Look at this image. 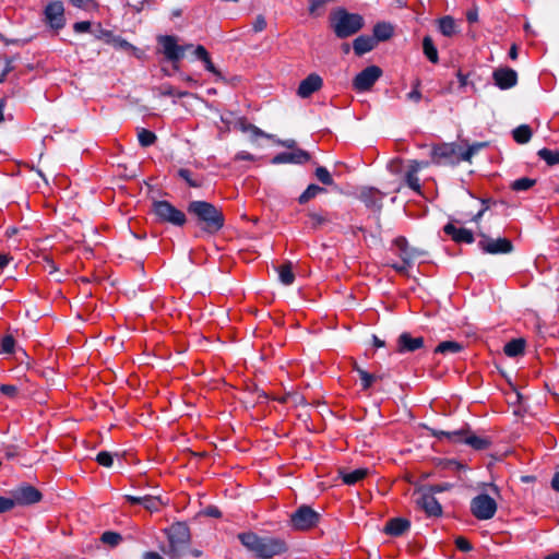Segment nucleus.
<instances>
[{
	"mask_svg": "<svg viewBox=\"0 0 559 559\" xmlns=\"http://www.w3.org/2000/svg\"><path fill=\"white\" fill-rule=\"evenodd\" d=\"M190 221L209 236L218 234L225 226V215L221 207L211 202L194 200L188 203Z\"/></svg>",
	"mask_w": 559,
	"mask_h": 559,
	"instance_id": "obj_1",
	"label": "nucleus"
},
{
	"mask_svg": "<svg viewBox=\"0 0 559 559\" xmlns=\"http://www.w3.org/2000/svg\"><path fill=\"white\" fill-rule=\"evenodd\" d=\"M237 538L257 559H272L288 550L286 542L280 537L259 536L253 532H242L237 535Z\"/></svg>",
	"mask_w": 559,
	"mask_h": 559,
	"instance_id": "obj_2",
	"label": "nucleus"
},
{
	"mask_svg": "<svg viewBox=\"0 0 559 559\" xmlns=\"http://www.w3.org/2000/svg\"><path fill=\"white\" fill-rule=\"evenodd\" d=\"M164 532L168 539V548L163 549L164 554L169 559H180L186 555L191 543V533L188 524L186 522H175L165 528Z\"/></svg>",
	"mask_w": 559,
	"mask_h": 559,
	"instance_id": "obj_3",
	"label": "nucleus"
},
{
	"mask_svg": "<svg viewBox=\"0 0 559 559\" xmlns=\"http://www.w3.org/2000/svg\"><path fill=\"white\" fill-rule=\"evenodd\" d=\"M330 23L337 38H347L364 27V17L358 13H349L344 8L331 12Z\"/></svg>",
	"mask_w": 559,
	"mask_h": 559,
	"instance_id": "obj_4",
	"label": "nucleus"
},
{
	"mask_svg": "<svg viewBox=\"0 0 559 559\" xmlns=\"http://www.w3.org/2000/svg\"><path fill=\"white\" fill-rule=\"evenodd\" d=\"M151 213L155 216L156 222L160 224L182 227L188 222L186 213L166 200H153Z\"/></svg>",
	"mask_w": 559,
	"mask_h": 559,
	"instance_id": "obj_5",
	"label": "nucleus"
},
{
	"mask_svg": "<svg viewBox=\"0 0 559 559\" xmlns=\"http://www.w3.org/2000/svg\"><path fill=\"white\" fill-rule=\"evenodd\" d=\"M463 154V147L456 143H442L436 145L431 150V163L438 166H456L461 162Z\"/></svg>",
	"mask_w": 559,
	"mask_h": 559,
	"instance_id": "obj_6",
	"label": "nucleus"
},
{
	"mask_svg": "<svg viewBox=\"0 0 559 559\" xmlns=\"http://www.w3.org/2000/svg\"><path fill=\"white\" fill-rule=\"evenodd\" d=\"M321 520V514L308 504L299 506L289 516V525L293 530L306 532L316 527Z\"/></svg>",
	"mask_w": 559,
	"mask_h": 559,
	"instance_id": "obj_7",
	"label": "nucleus"
},
{
	"mask_svg": "<svg viewBox=\"0 0 559 559\" xmlns=\"http://www.w3.org/2000/svg\"><path fill=\"white\" fill-rule=\"evenodd\" d=\"M157 43L166 60L174 64L175 70H178V63L185 58L186 51L193 47L192 44L179 45L177 37L173 35H160L157 37Z\"/></svg>",
	"mask_w": 559,
	"mask_h": 559,
	"instance_id": "obj_8",
	"label": "nucleus"
},
{
	"mask_svg": "<svg viewBox=\"0 0 559 559\" xmlns=\"http://www.w3.org/2000/svg\"><path fill=\"white\" fill-rule=\"evenodd\" d=\"M478 236L480 237V240L478 241V248L483 253L492 255L509 254L514 250V246L509 238H492L483 231H480Z\"/></svg>",
	"mask_w": 559,
	"mask_h": 559,
	"instance_id": "obj_9",
	"label": "nucleus"
},
{
	"mask_svg": "<svg viewBox=\"0 0 559 559\" xmlns=\"http://www.w3.org/2000/svg\"><path fill=\"white\" fill-rule=\"evenodd\" d=\"M10 493L11 497L8 498L11 499L12 509L15 506H32L41 501L43 499V493L40 490L27 483H23L15 487L10 491Z\"/></svg>",
	"mask_w": 559,
	"mask_h": 559,
	"instance_id": "obj_10",
	"label": "nucleus"
},
{
	"mask_svg": "<svg viewBox=\"0 0 559 559\" xmlns=\"http://www.w3.org/2000/svg\"><path fill=\"white\" fill-rule=\"evenodd\" d=\"M498 506L493 498L487 493H480L471 500V512L480 521L490 520L495 516Z\"/></svg>",
	"mask_w": 559,
	"mask_h": 559,
	"instance_id": "obj_11",
	"label": "nucleus"
},
{
	"mask_svg": "<svg viewBox=\"0 0 559 559\" xmlns=\"http://www.w3.org/2000/svg\"><path fill=\"white\" fill-rule=\"evenodd\" d=\"M414 495H418L415 500L416 506L421 509L428 518H440L443 514L442 506L431 492L419 487L414 491Z\"/></svg>",
	"mask_w": 559,
	"mask_h": 559,
	"instance_id": "obj_12",
	"label": "nucleus"
},
{
	"mask_svg": "<svg viewBox=\"0 0 559 559\" xmlns=\"http://www.w3.org/2000/svg\"><path fill=\"white\" fill-rule=\"evenodd\" d=\"M382 69L378 66H369L361 70L353 80V87L358 92L369 91L381 78Z\"/></svg>",
	"mask_w": 559,
	"mask_h": 559,
	"instance_id": "obj_13",
	"label": "nucleus"
},
{
	"mask_svg": "<svg viewBox=\"0 0 559 559\" xmlns=\"http://www.w3.org/2000/svg\"><path fill=\"white\" fill-rule=\"evenodd\" d=\"M44 22L53 31L66 26L64 7L61 1H51L45 7Z\"/></svg>",
	"mask_w": 559,
	"mask_h": 559,
	"instance_id": "obj_14",
	"label": "nucleus"
},
{
	"mask_svg": "<svg viewBox=\"0 0 559 559\" xmlns=\"http://www.w3.org/2000/svg\"><path fill=\"white\" fill-rule=\"evenodd\" d=\"M335 214L330 213L325 210L312 211L309 210L307 212V217L310 219V228L312 230H318L324 226L328 227L329 231H334L336 229H341V225L336 224L333 219Z\"/></svg>",
	"mask_w": 559,
	"mask_h": 559,
	"instance_id": "obj_15",
	"label": "nucleus"
},
{
	"mask_svg": "<svg viewBox=\"0 0 559 559\" xmlns=\"http://www.w3.org/2000/svg\"><path fill=\"white\" fill-rule=\"evenodd\" d=\"M454 223L461 224L457 219L449 222L443 226L444 234L450 236L456 243H473L475 241L473 231L464 227H456Z\"/></svg>",
	"mask_w": 559,
	"mask_h": 559,
	"instance_id": "obj_16",
	"label": "nucleus"
},
{
	"mask_svg": "<svg viewBox=\"0 0 559 559\" xmlns=\"http://www.w3.org/2000/svg\"><path fill=\"white\" fill-rule=\"evenodd\" d=\"M424 347V337H414L409 332L401 333L396 340V352L399 354L414 353Z\"/></svg>",
	"mask_w": 559,
	"mask_h": 559,
	"instance_id": "obj_17",
	"label": "nucleus"
},
{
	"mask_svg": "<svg viewBox=\"0 0 559 559\" xmlns=\"http://www.w3.org/2000/svg\"><path fill=\"white\" fill-rule=\"evenodd\" d=\"M311 155L302 150V148H296L293 152H282L276 154L271 163L273 165H280V164H298L302 165L310 160Z\"/></svg>",
	"mask_w": 559,
	"mask_h": 559,
	"instance_id": "obj_18",
	"label": "nucleus"
},
{
	"mask_svg": "<svg viewBox=\"0 0 559 559\" xmlns=\"http://www.w3.org/2000/svg\"><path fill=\"white\" fill-rule=\"evenodd\" d=\"M459 432H461V436L455 443H463L478 451L487 450L491 445L489 438L474 435L468 427L459 429Z\"/></svg>",
	"mask_w": 559,
	"mask_h": 559,
	"instance_id": "obj_19",
	"label": "nucleus"
},
{
	"mask_svg": "<svg viewBox=\"0 0 559 559\" xmlns=\"http://www.w3.org/2000/svg\"><path fill=\"white\" fill-rule=\"evenodd\" d=\"M492 79L500 90H509L518 84L516 71L508 67L496 69Z\"/></svg>",
	"mask_w": 559,
	"mask_h": 559,
	"instance_id": "obj_20",
	"label": "nucleus"
},
{
	"mask_svg": "<svg viewBox=\"0 0 559 559\" xmlns=\"http://www.w3.org/2000/svg\"><path fill=\"white\" fill-rule=\"evenodd\" d=\"M358 199L370 210L380 212L382 210L383 194L376 188L365 187L360 190Z\"/></svg>",
	"mask_w": 559,
	"mask_h": 559,
	"instance_id": "obj_21",
	"label": "nucleus"
},
{
	"mask_svg": "<svg viewBox=\"0 0 559 559\" xmlns=\"http://www.w3.org/2000/svg\"><path fill=\"white\" fill-rule=\"evenodd\" d=\"M393 242L395 247L400 250V257L402 261L405 262L406 264H413V261L416 258H419L427 253L421 249L409 247L407 239L403 236L395 238Z\"/></svg>",
	"mask_w": 559,
	"mask_h": 559,
	"instance_id": "obj_22",
	"label": "nucleus"
},
{
	"mask_svg": "<svg viewBox=\"0 0 559 559\" xmlns=\"http://www.w3.org/2000/svg\"><path fill=\"white\" fill-rule=\"evenodd\" d=\"M323 86V80L318 73H310L304 79L297 88V95L300 98H308L313 93L320 91Z\"/></svg>",
	"mask_w": 559,
	"mask_h": 559,
	"instance_id": "obj_23",
	"label": "nucleus"
},
{
	"mask_svg": "<svg viewBox=\"0 0 559 559\" xmlns=\"http://www.w3.org/2000/svg\"><path fill=\"white\" fill-rule=\"evenodd\" d=\"M124 499L130 504H141L150 512H157L163 504V501L159 496L155 495H143V496H132L126 495Z\"/></svg>",
	"mask_w": 559,
	"mask_h": 559,
	"instance_id": "obj_24",
	"label": "nucleus"
},
{
	"mask_svg": "<svg viewBox=\"0 0 559 559\" xmlns=\"http://www.w3.org/2000/svg\"><path fill=\"white\" fill-rule=\"evenodd\" d=\"M411 528V521L406 518H392L384 527L383 533L392 537H400Z\"/></svg>",
	"mask_w": 559,
	"mask_h": 559,
	"instance_id": "obj_25",
	"label": "nucleus"
},
{
	"mask_svg": "<svg viewBox=\"0 0 559 559\" xmlns=\"http://www.w3.org/2000/svg\"><path fill=\"white\" fill-rule=\"evenodd\" d=\"M235 127L241 132H250L252 142H254L258 138L273 139V134H269L257 126L248 122L246 117H239L236 120Z\"/></svg>",
	"mask_w": 559,
	"mask_h": 559,
	"instance_id": "obj_26",
	"label": "nucleus"
},
{
	"mask_svg": "<svg viewBox=\"0 0 559 559\" xmlns=\"http://www.w3.org/2000/svg\"><path fill=\"white\" fill-rule=\"evenodd\" d=\"M377 46V39L369 35H360L353 41V48L357 56L371 51Z\"/></svg>",
	"mask_w": 559,
	"mask_h": 559,
	"instance_id": "obj_27",
	"label": "nucleus"
},
{
	"mask_svg": "<svg viewBox=\"0 0 559 559\" xmlns=\"http://www.w3.org/2000/svg\"><path fill=\"white\" fill-rule=\"evenodd\" d=\"M340 477L342 478L343 483L346 485H355L356 483L362 480L368 474V468H357L353 472H346L345 469L341 468L338 471Z\"/></svg>",
	"mask_w": 559,
	"mask_h": 559,
	"instance_id": "obj_28",
	"label": "nucleus"
},
{
	"mask_svg": "<svg viewBox=\"0 0 559 559\" xmlns=\"http://www.w3.org/2000/svg\"><path fill=\"white\" fill-rule=\"evenodd\" d=\"M464 348L463 344L456 341H443L440 342L433 349L435 354L448 355L457 354Z\"/></svg>",
	"mask_w": 559,
	"mask_h": 559,
	"instance_id": "obj_29",
	"label": "nucleus"
},
{
	"mask_svg": "<svg viewBox=\"0 0 559 559\" xmlns=\"http://www.w3.org/2000/svg\"><path fill=\"white\" fill-rule=\"evenodd\" d=\"M525 350V341L523 338H513L510 342H508L504 347L503 352L508 357H518L520 355H523Z\"/></svg>",
	"mask_w": 559,
	"mask_h": 559,
	"instance_id": "obj_30",
	"label": "nucleus"
},
{
	"mask_svg": "<svg viewBox=\"0 0 559 559\" xmlns=\"http://www.w3.org/2000/svg\"><path fill=\"white\" fill-rule=\"evenodd\" d=\"M393 35V27L390 23L381 22L377 23L373 26V35L372 37L377 39V44L379 41H385L390 39Z\"/></svg>",
	"mask_w": 559,
	"mask_h": 559,
	"instance_id": "obj_31",
	"label": "nucleus"
},
{
	"mask_svg": "<svg viewBox=\"0 0 559 559\" xmlns=\"http://www.w3.org/2000/svg\"><path fill=\"white\" fill-rule=\"evenodd\" d=\"M278 278L282 284L289 286L295 281V274L293 272V263L290 261H286L282 265L277 267Z\"/></svg>",
	"mask_w": 559,
	"mask_h": 559,
	"instance_id": "obj_32",
	"label": "nucleus"
},
{
	"mask_svg": "<svg viewBox=\"0 0 559 559\" xmlns=\"http://www.w3.org/2000/svg\"><path fill=\"white\" fill-rule=\"evenodd\" d=\"M326 189L323 187H320L316 183H310L306 190L298 197V203L299 204H306L310 200L314 199L317 195L321 193H325Z\"/></svg>",
	"mask_w": 559,
	"mask_h": 559,
	"instance_id": "obj_33",
	"label": "nucleus"
},
{
	"mask_svg": "<svg viewBox=\"0 0 559 559\" xmlns=\"http://www.w3.org/2000/svg\"><path fill=\"white\" fill-rule=\"evenodd\" d=\"M513 139L519 144H526L532 139L533 132L528 124H521L512 131Z\"/></svg>",
	"mask_w": 559,
	"mask_h": 559,
	"instance_id": "obj_34",
	"label": "nucleus"
},
{
	"mask_svg": "<svg viewBox=\"0 0 559 559\" xmlns=\"http://www.w3.org/2000/svg\"><path fill=\"white\" fill-rule=\"evenodd\" d=\"M423 50L427 59L431 63H438L439 56L437 47L435 46V43L430 36H425L423 39Z\"/></svg>",
	"mask_w": 559,
	"mask_h": 559,
	"instance_id": "obj_35",
	"label": "nucleus"
},
{
	"mask_svg": "<svg viewBox=\"0 0 559 559\" xmlns=\"http://www.w3.org/2000/svg\"><path fill=\"white\" fill-rule=\"evenodd\" d=\"M439 31L442 35L451 37L456 33L455 21L452 16L445 15L439 19Z\"/></svg>",
	"mask_w": 559,
	"mask_h": 559,
	"instance_id": "obj_36",
	"label": "nucleus"
},
{
	"mask_svg": "<svg viewBox=\"0 0 559 559\" xmlns=\"http://www.w3.org/2000/svg\"><path fill=\"white\" fill-rule=\"evenodd\" d=\"M537 156L548 166H555L559 164V151L557 150L552 151L547 147H543L538 150Z\"/></svg>",
	"mask_w": 559,
	"mask_h": 559,
	"instance_id": "obj_37",
	"label": "nucleus"
},
{
	"mask_svg": "<svg viewBox=\"0 0 559 559\" xmlns=\"http://www.w3.org/2000/svg\"><path fill=\"white\" fill-rule=\"evenodd\" d=\"M417 174L418 173H416L415 168L408 167L407 171L405 173V182L409 189L420 194L421 186Z\"/></svg>",
	"mask_w": 559,
	"mask_h": 559,
	"instance_id": "obj_38",
	"label": "nucleus"
},
{
	"mask_svg": "<svg viewBox=\"0 0 559 559\" xmlns=\"http://www.w3.org/2000/svg\"><path fill=\"white\" fill-rule=\"evenodd\" d=\"M138 140L142 147H148L156 142L157 136L153 131L141 128L138 130Z\"/></svg>",
	"mask_w": 559,
	"mask_h": 559,
	"instance_id": "obj_39",
	"label": "nucleus"
},
{
	"mask_svg": "<svg viewBox=\"0 0 559 559\" xmlns=\"http://www.w3.org/2000/svg\"><path fill=\"white\" fill-rule=\"evenodd\" d=\"M357 374L359 376L360 386L362 391H368L371 389L373 383L377 381V376L374 373H370L365 369H357Z\"/></svg>",
	"mask_w": 559,
	"mask_h": 559,
	"instance_id": "obj_40",
	"label": "nucleus"
},
{
	"mask_svg": "<svg viewBox=\"0 0 559 559\" xmlns=\"http://www.w3.org/2000/svg\"><path fill=\"white\" fill-rule=\"evenodd\" d=\"M94 37L98 40H103L105 44L110 45L115 33L110 29L103 28L102 24L98 23L96 27L91 31Z\"/></svg>",
	"mask_w": 559,
	"mask_h": 559,
	"instance_id": "obj_41",
	"label": "nucleus"
},
{
	"mask_svg": "<svg viewBox=\"0 0 559 559\" xmlns=\"http://www.w3.org/2000/svg\"><path fill=\"white\" fill-rule=\"evenodd\" d=\"M177 175L191 188H200L202 186V180L194 178L192 171L188 168H179Z\"/></svg>",
	"mask_w": 559,
	"mask_h": 559,
	"instance_id": "obj_42",
	"label": "nucleus"
},
{
	"mask_svg": "<svg viewBox=\"0 0 559 559\" xmlns=\"http://www.w3.org/2000/svg\"><path fill=\"white\" fill-rule=\"evenodd\" d=\"M489 145L488 142H475L472 145H468L467 148H463V154H461V158L464 162H471L472 157L477 154L481 148H485Z\"/></svg>",
	"mask_w": 559,
	"mask_h": 559,
	"instance_id": "obj_43",
	"label": "nucleus"
},
{
	"mask_svg": "<svg viewBox=\"0 0 559 559\" xmlns=\"http://www.w3.org/2000/svg\"><path fill=\"white\" fill-rule=\"evenodd\" d=\"M316 178L324 186H334V179L326 167L318 166L314 170Z\"/></svg>",
	"mask_w": 559,
	"mask_h": 559,
	"instance_id": "obj_44",
	"label": "nucleus"
},
{
	"mask_svg": "<svg viewBox=\"0 0 559 559\" xmlns=\"http://www.w3.org/2000/svg\"><path fill=\"white\" fill-rule=\"evenodd\" d=\"M110 46H112L117 50L132 51V52L138 51V48L135 46H133L131 43H129L128 40H126L124 38H122L119 35H116V34L112 38Z\"/></svg>",
	"mask_w": 559,
	"mask_h": 559,
	"instance_id": "obj_45",
	"label": "nucleus"
},
{
	"mask_svg": "<svg viewBox=\"0 0 559 559\" xmlns=\"http://www.w3.org/2000/svg\"><path fill=\"white\" fill-rule=\"evenodd\" d=\"M429 431H430L431 436H433L438 439H448L452 443H455L456 440H459V438L461 436V432H459V430L444 431V430L429 428Z\"/></svg>",
	"mask_w": 559,
	"mask_h": 559,
	"instance_id": "obj_46",
	"label": "nucleus"
},
{
	"mask_svg": "<svg viewBox=\"0 0 559 559\" xmlns=\"http://www.w3.org/2000/svg\"><path fill=\"white\" fill-rule=\"evenodd\" d=\"M535 183H536L535 179H532L528 177H522V178L514 180L511 183V188L514 191H526V190L531 189L533 186H535Z\"/></svg>",
	"mask_w": 559,
	"mask_h": 559,
	"instance_id": "obj_47",
	"label": "nucleus"
},
{
	"mask_svg": "<svg viewBox=\"0 0 559 559\" xmlns=\"http://www.w3.org/2000/svg\"><path fill=\"white\" fill-rule=\"evenodd\" d=\"M100 540L104 544H107L110 546H117L122 540V537L117 532L106 531L102 534Z\"/></svg>",
	"mask_w": 559,
	"mask_h": 559,
	"instance_id": "obj_48",
	"label": "nucleus"
},
{
	"mask_svg": "<svg viewBox=\"0 0 559 559\" xmlns=\"http://www.w3.org/2000/svg\"><path fill=\"white\" fill-rule=\"evenodd\" d=\"M424 490L431 492V495L440 493L448 491L453 488V484L451 483H442V484H436V485H425L420 486Z\"/></svg>",
	"mask_w": 559,
	"mask_h": 559,
	"instance_id": "obj_49",
	"label": "nucleus"
},
{
	"mask_svg": "<svg viewBox=\"0 0 559 559\" xmlns=\"http://www.w3.org/2000/svg\"><path fill=\"white\" fill-rule=\"evenodd\" d=\"M96 462L104 467H111L114 464L112 454L108 451H100L96 455Z\"/></svg>",
	"mask_w": 559,
	"mask_h": 559,
	"instance_id": "obj_50",
	"label": "nucleus"
},
{
	"mask_svg": "<svg viewBox=\"0 0 559 559\" xmlns=\"http://www.w3.org/2000/svg\"><path fill=\"white\" fill-rule=\"evenodd\" d=\"M15 347V340L12 335H5L1 341V353L13 354Z\"/></svg>",
	"mask_w": 559,
	"mask_h": 559,
	"instance_id": "obj_51",
	"label": "nucleus"
},
{
	"mask_svg": "<svg viewBox=\"0 0 559 559\" xmlns=\"http://www.w3.org/2000/svg\"><path fill=\"white\" fill-rule=\"evenodd\" d=\"M454 544L455 547L463 552H468L473 549L471 542L463 536L455 537Z\"/></svg>",
	"mask_w": 559,
	"mask_h": 559,
	"instance_id": "obj_52",
	"label": "nucleus"
},
{
	"mask_svg": "<svg viewBox=\"0 0 559 559\" xmlns=\"http://www.w3.org/2000/svg\"><path fill=\"white\" fill-rule=\"evenodd\" d=\"M204 68L206 71L211 72L216 76V80L218 81H225V78L223 76L222 72L214 66V63L211 60V57H209L206 60L203 61Z\"/></svg>",
	"mask_w": 559,
	"mask_h": 559,
	"instance_id": "obj_53",
	"label": "nucleus"
},
{
	"mask_svg": "<svg viewBox=\"0 0 559 559\" xmlns=\"http://www.w3.org/2000/svg\"><path fill=\"white\" fill-rule=\"evenodd\" d=\"M0 392L10 399H14L19 393V388L13 384H1Z\"/></svg>",
	"mask_w": 559,
	"mask_h": 559,
	"instance_id": "obj_54",
	"label": "nucleus"
},
{
	"mask_svg": "<svg viewBox=\"0 0 559 559\" xmlns=\"http://www.w3.org/2000/svg\"><path fill=\"white\" fill-rule=\"evenodd\" d=\"M265 28H266V20L264 17V15H262V14L257 15V17L254 19V21L252 23L253 32L260 33V32L264 31Z\"/></svg>",
	"mask_w": 559,
	"mask_h": 559,
	"instance_id": "obj_55",
	"label": "nucleus"
},
{
	"mask_svg": "<svg viewBox=\"0 0 559 559\" xmlns=\"http://www.w3.org/2000/svg\"><path fill=\"white\" fill-rule=\"evenodd\" d=\"M92 27V23L90 21H80L73 24V31L75 33H86L90 32Z\"/></svg>",
	"mask_w": 559,
	"mask_h": 559,
	"instance_id": "obj_56",
	"label": "nucleus"
},
{
	"mask_svg": "<svg viewBox=\"0 0 559 559\" xmlns=\"http://www.w3.org/2000/svg\"><path fill=\"white\" fill-rule=\"evenodd\" d=\"M277 145L280 146H284L286 148H289V150H293L295 151L297 147V142L294 140V139H287V140H274V138L272 139Z\"/></svg>",
	"mask_w": 559,
	"mask_h": 559,
	"instance_id": "obj_57",
	"label": "nucleus"
},
{
	"mask_svg": "<svg viewBox=\"0 0 559 559\" xmlns=\"http://www.w3.org/2000/svg\"><path fill=\"white\" fill-rule=\"evenodd\" d=\"M194 56L203 62L210 57V53L207 52L204 46L198 45L194 49Z\"/></svg>",
	"mask_w": 559,
	"mask_h": 559,
	"instance_id": "obj_58",
	"label": "nucleus"
},
{
	"mask_svg": "<svg viewBox=\"0 0 559 559\" xmlns=\"http://www.w3.org/2000/svg\"><path fill=\"white\" fill-rule=\"evenodd\" d=\"M12 510L11 499L8 497L0 496V514Z\"/></svg>",
	"mask_w": 559,
	"mask_h": 559,
	"instance_id": "obj_59",
	"label": "nucleus"
},
{
	"mask_svg": "<svg viewBox=\"0 0 559 559\" xmlns=\"http://www.w3.org/2000/svg\"><path fill=\"white\" fill-rule=\"evenodd\" d=\"M406 99L408 102H412V103H419L421 99H423V94H421V91L420 90H416V91H411L409 93L406 94Z\"/></svg>",
	"mask_w": 559,
	"mask_h": 559,
	"instance_id": "obj_60",
	"label": "nucleus"
},
{
	"mask_svg": "<svg viewBox=\"0 0 559 559\" xmlns=\"http://www.w3.org/2000/svg\"><path fill=\"white\" fill-rule=\"evenodd\" d=\"M203 513L206 515V516H211V518H221L222 516V511L215 507V506H209L204 509Z\"/></svg>",
	"mask_w": 559,
	"mask_h": 559,
	"instance_id": "obj_61",
	"label": "nucleus"
},
{
	"mask_svg": "<svg viewBox=\"0 0 559 559\" xmlns=\"http://www.w3.org/2000/svg\"><path fill=\"white\" fill-rule=\"evenodd\" d=\"M429 165H430V163L426 162V160L412 159V160H409L408 167L415 168L416 173H418L419 170L429 167Z\"/></svg>",
	"mask_w": 559,
	"mask_h": 559,
	"instance_id": "obj_62",
	"label": "nucleus"
},
{
	"mask_svg": "<svg viewBox=\"0 0 559 559\" xmlns=\"http://www.w3.org/2000/svg\"><path fill=\"white\" fill-rule=\"evenodd\" d=\"M3 454H4V457L7 460L14 459L17 455V448H16V445H8V447H5Z\"/></svg>",
	"mask_w": 559,
	"mask_h": 559,
	"instance_id": "obj_63",
	"label": "nucleus"
},
{
	"mask_svg": "<svg viewBox=\"0 0 559 559\" xmlns=\"http://www.w3.org/2000/svg\"><path fill=\"white\" fill-rule=\"evenodd\" d=\"M255 157L247 151H240L236 154L235 160H249L253 162Z\"/></svg>",
	"mask_w": 559,
	"mask_h": 559,
	"instance_id": "obj_64",
	"label": "nucleus"
}]
</instances>
